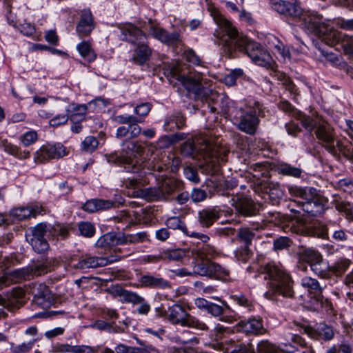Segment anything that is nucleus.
<instances>
[{"label": "nucleus", "mask_w": 353, "mask_h": 353, "mask_svg": "<svg viewBox=\"0 0 353 353\" xmlns=\"http://www.w3.org/2000/svg\"><path fill=\"white\" fill-rule=\"evenodd\" d=\"M217 25L214 35L221 40L223 52L229 58H234L236 53L240 52L246 54L256 65H270L272 57L259 43L239 32L232 23Z\"/></svg>", "instance_id": "obj_1"}, {"label": "nucleus", "mask_w": 353, "mask_h": 353, "mask_svg": "<svg viewBox=\"0 0 353 353\" xmlns=\"http://www.w3.org/2000/svg\"><path fill=\"white\" fill-rule=\"evenodd\" d=\"M265 278L268 279V290L264 296L270 301H281V298L294 299V281L290 272L281 264L274 261L263 267Z\"/></svg>", "instance_id": "obj_2"}, {"label": "nucleus", "mask_w": 353, "mask_h": 353, "mask_svg": "<svg viewBox=\"0 0 353 353\" xmlns=\"http://www.w3.org/2000/svg\"><path fill=\"white\" fill-rule=\"evenodd\" d=\"M163 73L170 83L182 85L188 94H192L195 99H203L208 95V90L201 83L202 77L200 73H186L182 65L176 62L165 64Z\"/></svg>", "instance_id": "obj_3"}, {"label": "nucleus", "mask_w": 353, "mask_h": 353, "mask_svg": "<svg viewBox=\"0 0 353 353\" xmlns=\"http://www.w3.org/2000/svg\"><path fill=\"white\" fill-rule=\"evenodd\" d=\"M307 34L314 35L332 46H338L347 55L353 54V37L343 34L329 23H302Z\"/></svg>", "instance_id": "obj_4"}, {"label": "nucleus", "mask_w": 353, "mask_h": 353, "mask_svg": "<svg viewBox=\"0 0 353 353\" xmlns=\"http://www.w3.org/2000/svg\"><path fill=\"white\" fill-rule=\"evenodd\" d=\"M263 110V105L254 99L245 100L240 107L235 108L233 122L238 130L249 135L256 132L260 120L259 116Z\"/></svg>", "instance_id": "obj_5"}, {"label": "nucleus", "mask_w": 353, "mask_h": 353, "mask_svg": "<svg viewBox=\"0 0 353 353\" xmlns=\"http://www.w3.org/2000/svg\"><path fill=\"white\" fill-rule=\"evenodd\" d=\"M144 152V146L141 141L124 140L121 143L119 153L114 152L106 155L108 163L123 167L126 172H137L139 170L136 159Z\"/></svg>", "instance_id": "obj_6"}, {"label": "nucleus", "mask_w": 353, "mask_h": 353, "mask_svg": "<svg viewBox=\"0 0 353 353\" xmlns=\"http://www.w3.org/2000/svg\"><path fill=\"white\" fill-rule=\"evenodd\" d=\"M272 9L281 15L299 19L303 22H317L323 19V16L316 12L303 11L296 1L290 2L283 0H270Z\"/></svg>", "instance_id": "obj_7"}, {"label": "nucleus", "mask_w": 353, "mask_h": 353, "mask_svg": "<svg viewBox=\"0 0 353 353\" xmlns=\"http://www.w3.org/2000/svg\"><path fill=\"white\" fill-rule=\"evenodd\" d=\"M50 271L47 259L37 260L22 268L16 269L6 275V280L10 283H21L45 274Z\"/></svg>", "instance_id": "obj_8"}, {"label": "nucleus", "mask_w": 353, "mask_h": 353, "mask_svg": "<svg viewBox=\"0 0 353 353\" xmlns=\"http://www.w3.org/2000/svg\"><path fill=\"white\" fill-rule=\"evenodd\" d=\"M50 224L39 223L34 227L29 228V232L26 234V239L37 253H42L48 250L49 244L46 236L50 235Z\"/></svg>", "instance_id": "obj_9"}, {"label": "nucleus", "mask_w": 353, "mask_h": 353, "mask_svg": "<svg viewBox=\"0 0 353 353\" xmlns=\"http://www.w3.org/2000/svg\"><path fill=\"white\" fill-rule=\"evenodd\" d=\"M301 287L311 296V302L313 303L312 310H319L323 307L324 297L322 294L323 288L319 282L311 276H304L301 279Z\"/></svg>", "instance_id": "obj_10"}, {"label": "nucleus", "mask_w": 353, "mask_h": 353, "mask_svg": "<svg viewBox=\"0 0 353 353\" xmlns=\"http://www.w3.org/2000/svg\"><path fill=\"white\" fill-rule=\"evenodd\" d=\"M314 134L322 146L330 153L335 152L336 133L334 128L327 123H319Z\"/></svg>", "instance_id": "obj_11"}, {"label": "nucleus", "mask_w": 353, "mask_h": 353, "mask_svg": "<svg viewBox=\"0 0 353 353\" xmlns=\"http://www.w3.org/2000/svg\"><path fill=\"white\" fill-rule=\"evenodd\" d=\"M159 316H165L168 320L174 325H181L185 326L190 314L185 309L179 304H174L170 306L168 310L161 308H156Z\"/></svg>", "instance_id": "obj_12"}, {"label": "nucleus", "mask_w": 353, "mask_h": 353, "mask_svg": "<svg viewBox=\"0 0 353 353\" xmlns=\"http://www.w3.org/2000/svg\"><path fill=\"white\" fill-rule=\"evenodd\" d=\"M126 188L137 189L134 192V196L143 198L150 201L163 199V193L159 187L139 188V182L137 179H128L123 181Z\"/></svg>", "instance_id": "obj_13"}, {"label": "nucleus", "mask_w": 353, "mask_h": 353, "mask_svg": "<svg viewBox=\"0 0 353 353\" xmlns=\"http://www.w3.org/2000/svg\"><path fill=\"white\" fill-rule=\"evenodd\" d=\"M65 155V148L63 144H47L43 145L34 154L37 163H43L53 159H59Z\"/></svg>", "instance_id": "obj_14"}, {"label": "nucleus", "mask_w": 353, "mask_h": 353, "mask_svg": "<svg viewBox=\"0 0 353 353\" xmlns=\"http://www.w3.org/2000/svg\"><path fill=\"white\" fill-rule=\"evenodd\" d=\"M304 332L312 339L324 342L332 341L335 336L334 327L324 322L319 323L314 327H305Z\"/></svg>", "instance_id": "obj_15"}, {"label": "nucleus", "mask_w": 353, "mask_h": 353, "mask_svg": "<svg viewBox=\"0 0 353 353\" xmlns=\"http://www.w3.org/2000/svg\"><path fill=\"white\" fill-rule=\"evenodd\" d=\"M236 210L244 216L256 215L258 210L254 201L245 194H236L232 199Z\"/></svg>", "instance_id": "obj_16"}, {"label": "nucleus", "mask_w": 353, "mask_h": 353, "mask_svg": "<svg viewBox=\"0 0 353 353\" xmlns=\"http://www.w3.org/2000/svg\"><path fill=\"white\" fill-rule=\"evenodd\" d=\"M298 268L303 271L307 270V265L310 266L317 260L321 259V254L312 248L301 247L296 252Z\"/></svg>", "instance_id": "obj_17"}, {"label": "nucleus", "mask_w": 353, "mask_h": 353, "mask_svg": "<svg viewBox=\"0 0 353 353\" xmlns=\"http://www.w3.org/2000/svg\"><path fill=\"white\" fill-rule=\"evenodd\" d=\"M121 257L115 259H108L105 257L92 256L90 255L83 256L79 261L72 264V267L77 270H85L90 268H97L108 265L115 261H119Z\"/></svg>", "instance_id": "obj_18"}, {"label": "nucleus", "mask_w": 353, "mask_h": 353, "mask_svg": "<svg viewBox=\"0 0 353 353\" xmlns=\"http://www.w3.org/2000/svg\"><path fill=\"white\" fill-rule=\"evenodd\" d=\"M31 294L33 301L43 308L49 307L52 303V295L48 287L43 283L33 284Z\"/></svg>", "instance_id": "obj_19"}, {"label": "nucleus", "mask_w": 353, "mask_h": 353, "mask_svg": "<svg viewBox=\"0 0 353 353\" xmlns=\"http://www.w3.org/2000/svg\"><path fill=\"white\" fill-rule=\"evenodd\" d=\"M121 234L108 232L100 236L95 243L96 248L101 249L104 253L113 248L114 252H121V248H114L118 245H123Z\"/></svg>", "instance_id": "obj_20"}, {"label": "nucleus", "mask_w": 353, "mask_h": 353, "mask_svg": "<svg viewBox=\"0 0 353 353\" xmlns=\"http://www.w3.org/2000/svg\"><path fill=\"white\" fill-rule=\"evenodd\" d=\"M139 283L142 288L152 289H167L171 288L170 282L159 274H153L146 272L142 274L139 279Z\"/></svg>", "instance_id": "obj_21"}, {"label": "nucleus", "mask_w": 353, "mask_h": 353, "mask_svg": "<svg viewBox=\"0 0 353 353\" xmlns=\"http://www.w3.org/2000/svg\"><path fill=\"white\" fill-rule=\"evenodd\" d=\"M44 212L42 206L32 205L27 207H19L12 208L9 212L12 222L23 221L30 217H35L42 214Z\"/></svg>", "instance_id": "obj_22"}, {"label": "nucleus", "mask_w": 353, "mask_h": 353, "mask_svg": "<svg viewBox=\"0 0 353 353\" xmlns=\"http://www.w3.org/2000/svg\"><path fill=\"white\" fill-rule=\"evenodd\" d=\"M167 228L172 230H179L185 235L199 239L201 242H205L210 240V237L203 233L190 232L185 223L178 216H172L166 219L165 222Z\"/></svg>", "instance_id": "obj_23"}, {"label": "nucleus", "mask_w": 353, "mask_h": 353, "mask_svg": "<svg viewBox=\"0 0 353 353\" xmlns=\"http://www.w3.org/2000/svg\"><path fill=\"white\" fill-rule=\"evenodd\" d=\"M327 203V200L325 197L318 194L310 201H302L301 208L303 211L309 215L316 216L325 212Z\"/></svg>", "instance_id": "obj_24"}, {"label": "nucleus", "mask_w": 353, "mask_h": 353, "mask_svg": "<svg viewBox=\"0 0 353 353\" xmlns=\"http://www.w3.org/2000/svg\"><path fill=\"white\" fill-rule=\"evenodd\" d=\"M281 219L282 228L285 231L288 229L296 234L305 232L307 221L303 216H300L299 214L294 215L293 217L288 215H283Z\"/></svg>", "instance_id": "obj_25"}, {"label": "nucleus", "mask_w": 353, "mask_h": 353, "mask_svg": "<svg viewBox=\"0 0 353 353\" xmlns=\"http://www.w3.org/2000/svg\"><path fill=\"white\" fill-rule=\"evenodd\" d=\"M265 42L270 49L274 54L279 56L283 60L291 58V53L289 48L273 34H268L265 37Z\"/></svg>", "instance_id": "obj_26"}, {"label": "nucleus", "mask_w": 353, "mask_h": 353, "mask_svg": "<svg viewBox=\"0 0 353 353\" xmlns=\"http://www.w3.org/2000/svg\"><path fill=\"white\" fill-rule=\"evenodd\" d=\"M149 34L168 45L177 44L180 41V35L178 32H174L169 34L167 31L157 26H150Z\"/></svg>", "instance_id": "obj_27"}, {"label": "nucleus", "mask_w": 353, "mask_h": 353, "mask_svg": "<svg viewBox=\"0 0 353 353\" xmlns=\"http://www.w3.org/2000/svg\"><path fill=\"white\" fill-rule=\"evenodd\" d=\"M220 216L221 211L214 207L205 208L198 212V221L203 228H210Z\"/></svg>", "instance_id": "obj_28"}, {"label": "nucleus", "mask_w": 353, "mask_h": 353, "mask_svg": "<svg viewBox=\"0 0 353 353\" xmlns=\"http://www.w3.org/2000/svg\"><path fill=\"white\" fill-rule=\"evenodd\" d=\"M119 28L121 30L123 39L129 43H135L145 37L144 33L133 23H120Z\"/></svg>", "instance_id": "obj_29"}, {"label": "nucleus", "mask_w": 353, "mask_h": 353, "mask_svg": "<svg viewBox=\"0 0 353 353\" xmlns=\"http://www.w3.org/2000/svg\"><path fill=\"white\" fill-rule=\"evenodd\" d=\"M335 152H330L334 157L342 155L353 164V143L347 139L336 140L334 144Z\"/></svg>", "instance_id": "obj_30"}, {"label": "nucleus", "mask_w": 353, "mask_h": 353, "mask_svg": "<svg viewBox=\"0 0 353 353\" xmlns=\"http://www.w3.org/2000/svg\"><path fill=\"white\" fill-rule=\"evenodd\" d=\"M288 190L291 196L299 197L303 201H310L319 194L316 188L307 186L288 185Z\"/></svg>", "instance_id": "obj_31"}, {"label": "nucleus", "mask_w": 353, "mask_h": 353, "mask_svg": "<svg viewBox=\"0 0 353 353\" xmlns=\"http://www.w3.org/2000/svg\"><path fill=\"white\" fill-rule=\"evenodd\" d=\"M115 207V203L111 200L93 199L84 203L83 210L93 213L99 210H107Z\"/></svg>", "instance_id": "obj_32"}, {"label": "nucleus", "mask_w": 353, "mask_h": 353, "mask_svg": "<svg viewBox=\"0 0 353 353\" xmlns=\"http://www.w3.org/2000/svg\"><path fill=\"white\" fill-rule=\"evenodd\" d=\"M186 119L180 112H175L165 119L163 128L167 132L182 129L185 125Z\"/></svg>", "instance_id": "obj_33"}, {"label": "nucleus", "mask_w": 353, "mask_h": 353, "mask_svg": "<svg viewBox=\"0 0 353 353\" xmlns=\"http://www.w3.org/2000/svg\"><path fill=\"white\" fill-rule=\"evenodd\" d=\"M239 329L246 334H262L264 328L261 319L252 318L248 320L241 321L238 323Z\"/></svg>", "instance_id": "obj_34"}, {"label": "nucleus", "mask_w": 353, "mask_h": 353, "mask_svg": "<svg viewBox=\"0 0 353 353\" xmlns=\"http://www.w3.org/2000/svg\"><path fill=\"white\" fill-rule=\"evenodd\" d=\"M141 133V128L137 123L130 125H122L117 129L115 137L124 141L134 139L138 137Z\"/></svg>", "instance_id": "obj_35"}, {"label": "nucleus", "mask_w": 353, "mask_h": 353, "mask_svg": "<svg viewBox=\"0 0 353 353\" xmlns=\"http://www.w3.org/2000/svg\"><path fill=\"white\" fill-rule=\"evenodd\" d=\"M208 241L202 242V244H198L192 251V254L201 259L209 260L214 258L216 254V250L214 246L208 243Z\"/></svg>", "instance_id": "obj_36"}, {"label": "nucleus", "mask_w": 353, "mask_h": 353, "mask_svg": "<svg viewBox=\"0 0 353 353\" xmlns=\"http://www.w3.org/2000/svg\"><path fill=\"white\" fill-rule=\"evenodd\" d=\"M210 278H214L225 282L229 281L231 280L230 271L227 267L211 261Z\"/></svg>", "instance_id": "obj_37"}, {"label": "nucleus", "mask_w": 353, "mask_h": 353, "mask_svg": "<svg viewBox=\"0 0 353 353\" xmlns=\"http://www.w3.org/2000/svg\"><path fill=\"white\" fill-rule=\"evenodd\" d=\"M0 148L6 152L20 159H26L30 157V152L22 151L18 146L12 144L6 139L0 140Z\"/></svg>", "instance_id": "obj_38"}, {"label": "nucleus", "mask_w": 353, "mask_h": 353, "mask_svg": "<svg viewBox=\"0 0 353 353\" xmlns=\"http://www.w3.org/2000/svg\"><path fill=\"white\" fill-rule=\"evenodd\" d=\"M151 54V48L145 44H140L134 51L132 60L134 63L142 65L150 59Z\"/></svg>", "instance_id": "obj_39"}, {"label": "nucleus", "mask_w": 353, "mask_h": 353, "mask_svg": "<svg viewBox=\"0 0 353 353\" xmlns=\"http://www.w3.org/2000/svg\"><path fill=\"white\" fill-rule=\"evenodd\" d=\"M276 170L279 174L295 178L301 177L303 174V170L301 168L284 162L278 163Z\"/></svg>", "instance_id": "obj_40"}, {"label": "nucleus", "mask_w": 353, "mask_h": 353, "mask_svg": "<svg viewBox=\"0 0 353 353\" xmlns=\"http://www.w3.org/2000/svg\"><path fill=\"white\" fill-rule=\"evenodd\" d=\"M181 183L179 181L169 178L165 179L161 186V192L163 193V199H168L179 188Z\"/></svg>", "instance_id": "obj_41"}, {"label": "nucleus", "mask_w": 353, "mask_h": 353, "mask_svg": "<svg viewBox=\"0 0 353 353\" xmlns=\"http://www.w3.org/2000/svg\"><path fill=\"white\" fill-rule=\"evenodd\" d=\"M115 292L124 302L138 304L143 301V298L138 294L126 290L120 286L116 288Z\"/></svg>", "instance_id": "obj_42"}, {"label": "nucleus", "mask_w": 353, "mask_h": 353, "mask_svg": "<svg viewBox=\"0 0 353 353\" xmlns=\"http://www.w3.org/2000/svg\"><path fill=\"white\" fill-rule=\"evenodd\" d=\"M310 267L311 270L320 278L327 279L330 276V268L323 262V256L321 259L317 260V262L313 263Z\"/></svg>", "instance_id": "obj_43"}, {"label": "nucleus", "mask_w": 353, "mask_h": 353, "mask_svg": "<svg viewBox=\"0 0 353 353\" xmlns=\"http://www.w3.org/2000/svg\"><path fill=\"white\" fill-rule=\"evenodd\" d=\"M88 107L85 104H73L70 110V120L71 122L82 121L85 119L87 114Z\"/></svg>", "instance_id": "obj_44"}, {"label": "nucleus", "mask_w": 353, "mask_h": 353, "mask_svg": "<svg viewBox=\"0 0 353 353\" xmlns=\"http://www.w3.org/2000/svg\"><path fill=\"white\" fill-rule=\"evenodd\" d=\"M123 244L126 243H140L145 241H149V236L146 232H139L136 234H121Z\"/></svg>", "instance_id": "obj_45"}, {"label": "nucleus", "mask_w": 353, "mask_h": 353, "mask_svg": "<svg viewBox=\"0 0 353 353\" xmlns=\"http://www.w3.org/2000/svg\"><path fill=\"white\" fill-rule=\"evenodd\" d=\"M77 49L81 56L89 62H92L95 60L97 55L92 49L89 42L85 41L81 42L77 45Z\"/></svg>", "instance_id": "obj_46"}, {"label": "nucleus", "mask_w": 353, "mask_h": 353, "mask_svg": "<svg viewBox=\"0 0 353 353\" xmlns=\"http://www.w3.org/2000/svg\"><path fill=\"white\" fill-rule=\"evenodd\" d=\"M186 255V251L183 249H166L163 250V261H180Z\"/></svg>", "instance_id": "obj_47"}, {"label": "nucleus", "mask_w": 353, "mask_h": 353, "mask_svg": "<svg viewBox=\"0 0 353 353\" xmlns=\"http://www.w3.org/2000/svg\"><path fill=\"white\" fill-rule=\"evenodd\" d=\"M211 261L206 260L196 263L192 272V275L196 274L202 276L210 277V270Z\"/></svg>", "instance_id": "obj_48"}, {"label": "nucleus", "mask_w": 353, "mask_h": 353, "mask_svg": "<svg viewBox=\"0 0 353 353\" xmlns=\"http://www.w3.org/2000/svg\"><path fill=\"white\" fill-rule=\"evenodd\" d=\"M350 263L351 261L349 259L341 258L334 263L330 270L336 276H341L348 269Z\"/></svg>", "instance_id": "obj_49"}, {"label": "nucleus", "mask_w": 353, "mask_h": 353, "mask_svg": "<svg viewBox=\"0 0 353 353\" xmlns=\"http://www.w3.org/2000/svg\"><path fill=\"white\" fill-rule=\"evenodd\" d=\"M99 141L93 136L86 137L81 143V150L85 152H92L98 147Z\"/></svg>", "instance_id": "obj_50"}, {"label": "nucleus", "mask_w": 353, "mask_h": 353, "mask_svg": "<svg viewBox=\"0 0 353 353\" xmlns=\"http://www.w3.org/2000/svg\"><path fill=\"white\" fill-rule=\"evenodd\" d=\"M81 235L86 238L92 237L96 232L94 225L88 221H81L78 225Z\"/></svg>", "instance_id": "obj_51"}, {"label": "nucleus", "mask_w": 353, "mask_h": 353, "mask_svg": "<svg viewBox=\"0 0 353 353\" xmlns=\"http://www.w3.org/2000/svg\"><path fill=\"white\" fill-rule=\"evenodd\" d=\"M295 118L300 120L303 127L309 132H312L314 128L316 129V125H319V123H317L312 117L307 116L301 112L300 115L295 117Z\"/></svg>", "instance_id": "obj_52"}, {"label": "nucleus", "mask_w": 353, "mask_h": 353, "mask_svg": "<svg viewBox=\"0 0 353 353\" xmlns=\"http://www.w3.org/2000/svg\"><path fill=\"white\" fill-rule=\"evenodd\" d=\"M237 236L245 243L244 245L249 246L255 236V233L250 228H243L239 230Z\"/></svg>", "instance_id": "obj_53"}, {"label": "nucleus", "mask_w": 353, "mask_h": 353, "mask_svg": "<svg viewBox=\"0 0 353 353\" xmlns=\"http://www.w3.org/2000/svg\"><path fill=\"white\" fill-rule=\"evenodd\" d=\"M243 75L242 69L236 68L230 71L225 76L223 83L228 86H233L236 84V79Z\"/></svg>", "instance_id": "obj_54"}, {"label": "nucleus", "mask_w": 353, "mask_h": 353, "mask_svg": "<svg viewBox=\"0 0 353 353\" xmlns=\"http://www.w3.org/2000/svg\"><path fill=\"white\" fill-rule=\"evenodd\" d=\"M50 235L64 239L69 236V230L66 226L61 224L51 225Z\"/></svg>", "instance_id": "obj_55"}, {"label": "nucleus", "mask_w": 353, "mask_h": 353, "mask_svg": "<svg viewBox=\"0 0 353 353\" xmlns=\"http://www.w3.org/2000/svg\"><path fill=\"white\" fill-rule=\"evenodd\" d=\"M292 245V241L287 236H279L273 241V250L274 251L288 249Z\"/></svg>", "instance_id": "obj_56"}, {"label": "nucleus", "mask_w": 353, "mask_h": 353, "mask_svg": "<svg viewBox=\"0 0 353 353\" xmlns=\"http://www.w3.org/2000/svg\"><path fill=\"white\" fill-rule=\"evenodd\" d=\"M181 154L185 157H194L196 152L194 141L188 139L181 147Z\"/></svg>", "instance_id": "obj_57"}, {"label": "nucleus", "mask_w": 353, "mask_h": 353, "mask_svg": "<svg viewBox=\"0 0 353 353\" xmlns=\"http://www.w3.org/2000/svg\"><path fill=\"white\" fill-rule=\"evenodd\" d=\"M353 347L349 343H341L337 345H333L328 348L326 353H352Z\"/></svg>", "instance_id": "obj_58"}, {"label": "nucleus", "mask_w": 353, "mask_h": 353, "mask_svg": "<svg viewBox=\"0 0 353 353\" xmlns=\"http://www.w3.org/2000/svg\"><path fill=\"white\" fill-rule=\"evenodd\" d=\"M14 28L26 37L32 36L35 32V27L32 23H11Z\"/></svg>", "instance_id": "obj_59"}, {"label": "nucleus", "mask_w": 353, "mask_h": 353, "mask_svg": "<svg viewBox=\"0 0 353 353\" xmlns=\"http://www.w3.org/2000/svg\"><path fill=\"white\" fill-rule=\"evenodd\" d=\"M65 111V114H57L52 118L49 121L50 125L56 128L67 123L68 121L70 119L69 113L70 112V109L67 108Z\"/></svg>", "instance_id": "obj_60"}, {"label": "nucleus", "mask_w": 353, "mask_h": 353, "mask_svg": "<svg viewBox=\"0 0 353 353\" xmlns=\"http://www.w3.org/2000/svg\"><path fill=\"white\" fill-rule=\"evenodd\" d=\"M278 108L283 111L284 112L288 114L290 116L297 117L300 115V111L296 110L290 102L287 100L282 99L278 103Z\"/></svg>", "instance_id": "obj_61"}, {"label": "nucleus", "mask_w": 353, "mask_h": 353, "mask_svg": "<svg viewBox=\"0 0 353 353\" xmlns=\"http://www.w3.org/2000/svg\"><path fill=\"white\" fill-rule=\"evenodd\" d=\"M114 121L119 124H126L128 125L138 124L141 120L137 117L128 114L117 115L114 117Z\"/></svg>", "instance_id": "obj_62"}, {"label": "nucleus", "mask_w": 353, "mask_h": 353, "mask_svg": "<svg viewBox=\"0 0 353 353\" xmlns=\"http://www.w3.org/2000/svg\"><path fill=\"white\" fill-rule=\"evenodd\" d=\"M195 290L199 293L204 294H211L217 291L216 287L211 285H206L202 281H196L194 283Z\"/></svg>", "instance_id": "obj_63"}, {"label": "nucleus", "mask_w": 353, "mask_h": 353, "mask_svg": "<svg viewBox=\"0 0 353 353\" xmlns=\"http://www.w3.org/2000/svg\"><path fill=\"white\" fill-rule=\"evenodd\" d=\"M190 196L192 203H198L206 199L207 192L201 188H194L190 193Z\"/></svg>", "instance_id": "obj_64"}]
</instances>
